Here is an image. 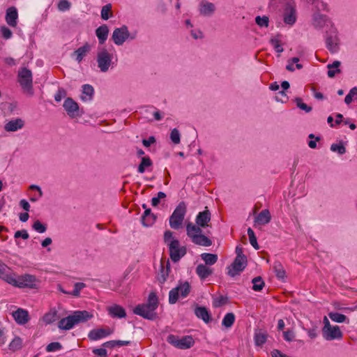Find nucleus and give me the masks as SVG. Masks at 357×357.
Listing matches in <instances>:
<instances>
[{"label":"nucleus","instance_id":"nucleus-1","mask_svg":"<svg viewBox=\"0 0 357 357\" xmlns=\"http://www.w3.org/2000/svg\"><path fill=\"white\" fill-rule=\"evenodd\" d=\"M158 306V299L155 292H151L146 303L137 305L133 313L149 320H154L157 317L155 310Z\"/></svg>","mask_w":357,"mask_h":357},{"label":"nucleus","instance_id":"nucleus-2","mask_svg":"<svg viewBox=\"0 0 357 357\" xmlns=\"http://www.w3.org/2000/svg\"><path fill=\"white\" fill-rule=\"evenodd\" d=\"M92 317L93 314L86 310H77L61 319L58 323V327L61 330H70L75 325L86 322Z\"/></svg>","mask_w":357,"mask_h":357},{"label":"nucleus","instance_id":"nucleus-3","mask_svg":"<svg viewBox=\"0 0 357 357\" xmlns=\"http://www.w3.org/2000/svg\"><path fill=\"white\" fill-rule=\"evenodd\" d=\"M186 232L188 236L195 245L208 247L212 245V241L207 236L202 234V227L189 222L186 225Z\"/></svg>","mask_w":357,"mask_h":357},{"label":"nucleus","instance_id":"nucleus-4","mask_svg":"<svg viewBox=\"0 0 357 357\" xmlns=\"http://www.w3.org/2000/svg\"><path fill=\"white\" fill-rule=\"evenodd\" d=\"M186 213V204L184 202H181L169 217V223L170 227L174 229H180L182 227Z\"/></svg>","mask_w":357,"mask_h":357},{"label":"nucleus","instance_id":"nucleus-5","mask_svg":"<svg viewBox=\"0 0 357 357\" xmlns=\"http://www.w3.org/2000/svg\"><path fill=\"white\" fill-rule=\"evenodd\" d=\"M324 324L322 328V335L325 340L331 341L333 340H340L343 337V333L338 326H332L330 324L327 317L323 319Z\"/></svg>","mask_w":357,"mask_h":357},{"label":"nucleus","instance_id":"nucleus-6","mask_svg":"<svg viewBox=\"0 0 357 357\" xmlns=\"http://www.w3.org/2000/svg\"><path fill=\"white\" fill-rule=\"evenodd\" d=\"M112 54L109 53L107 50L102 47L99 50L97 54V63L100 70L106 73L113 64Z\"/></svg>","mask_w":357,"mask_h":357},{"label":"nucleus","instance_id":"nucleus-7","mask_svg":"<svg viewBox=\"0 0 357 357\" xmlns=\"http://www.w3.org/2000/svg\"><path fill=\"white\" fill-rule=\"evenodd\" d=\"M167 341L170 344L180 349H190L195 344L193 338L188 335L178 338V336L171 334L167 336Z\"/></svg>","mask_w":357,"mask_h":357},{"label":"nucleus","instance_id":"nucleus-8","mask_svg":"<svg viewBox=\"0 0 357 357\" xmlns=\"http://www.w3.org/2000/svg\"><path fill=\"white\" fill-rule=\"evenodd\" d=\"M15 283L13 286L19 288L36 289L40 283V280L33 275L24 274L15 278Z\"/></svg>","mask_w":357,"mask_h":357},{"label":"nucleus","instance_id":"nucleus-9","mask_svg":"<svg viewBox=\"0 0 357 357\" xmlns=\"http://www.w3.org/2000/svg\"><path fill=\"white\" fill-rule=\"evenodd\" d=\"M18 82L24 90L31 91L33 88L32 72L26 68H21L18 71Z\"/></svg>","mask_w":357,"mask_h":357},{"label":"nucleus","instance_id":"nucleus-10","mask_svg":"<svg viewBox=\"0 0 357 357\" xmlns=\"http://www.w3.org/2000/svg\"><path fill=\"white\" fill-rule=\"evenodd\" d=\"M169 255L172 260L176 262L186 254L185 247H181L178 240H172L168 243Z\"/></svg>","mask_w":357,"mask_h":357},{"label":"nucleus","instance_id":"nucleus-11","mask_svg":"<svg viewBox=\"0 0 357 357\" xmlns=\"http://www.w3.org/2000/svg\"><path fill=\"white\" fill-rule=\"evenodd\" d=\"M247 264L246 257L236 256L234 262L229 268L228 274L231 277H234L238 275L242 271L244 270Z\"/></svg>","mask_w":357,"mask_h":357},{"label":"nucleus","instance_id":"nucleus-12","mask_svg":"<svg viewBox=\"0 0 357 357\" xmlns=\"http://www.w3.org/2000/svg\"><path fill=\"white\" fill-rule=\"evenodd\" d=\"M130 32L125 25L114 30L112 39L117 45H121L129 38Z\"/></svg>","mask_w":357,"mask_h":357},{"label":"nucleus","instance_id":"nucleus-13","mask_svg":"<svg viewBox=\"0 0 357 357\" xmlns=\"http://www.w3.org/2000/svg\"><path fill=\"white\" fill-rule=\"evenodd\" d=\"M0 278L10 284H15V274L7 265L0 261Z\"/></svg>","mask_w":357,"mask_h":357},{"label":"nucleus","instance_id":"nucleus-14","mask_svg":"<svg viewBox=\"0 0 357 357\" xmlns=\"http://www.w3.org/2000/svg\"><path fill=\"white\" fill-rule=\"evenodd\" d=\"M63 106L70 118H76L79 116L78 104L71 98H66Z\"/></svg>","mask_w":357,"mask_h":357},{"label":"nucleus","instance_id":"nucleus-15","mask_svg":"<svg viewBox=\"0 0 357 357\" xmlns=\"http://www.w3.org/2000/svg\"><path fill=\"white\" fill-rule=\"evenodd\" d=\"M170 273V263L167 260L165 261L163 259L160 260V269L158 274L157 279L160 284L166 282Z\"/></svg>","mask_w":357,"mask_h":357},{"label":"nucleus","instance_id":"nucleus-16","mask_svg":"<svg viewBox=\"0 0 357 357\" xmlns=\"http://www.w3.org/2000/svg\"><path fill=\"white\" fill-rule=\"evenodd\" d=\"M283 20L285 24L293 25L296 21V11L294 6L287 5L284 9Z\"/></svg>","mask_w":357,"mask_h":357},{"label":"nucleus","instance_id":"nucleus-17","mask_svg":"<svg viewBox=\"0 0 357 357\" xmlns=\"http://www.w3.org/2000/svg\"><path fill=\"white\" fill-rule=\"evenodd\" d=\"M18 13L15 7L11 6L6 10L5 20L6 23L12 26L15 27L17 24Z\"/></svg>","mask_w":357,"mask_h":357},{"label":"nucleus","instance_id":"nucleus-18","mask_svg":"<svg viewBox=\"0 0 357 357\" xmlns=\"http://www.w3.org/2000/svg\"><path fill=\"white\" fill-rule=\"evenodd\" d=\"M112 333V331L107 328H98L91 331L88 335L91 340H98L105 337Z\"/></svg>","mask_w":357,"mask_h":357},{"label":"nucleus","instance_id":"nucleus-19","mask_svg":"<svg viewBox=\"0 0 357 357\" xmlns=\"http://www.w3.org/2000/svg\"><path fill=\"white\" fill-rule=\"evenodd\" d=\"M215 10V6L213 3L203 0L199 3V11L200 15L211 16Z\"/></svg>","mask_w":357,"mask_h":357},{"label":"nucleus","instance_id":"nucleus-20","mask_svg":"<svg viewBox=\"0 0 357 357\" xmlns=\"http://www.w3.org/2000/svg\"><path fill=\"white\" fill-rule=\"evenodd\" d=\"M108 314L113 318H125L126 317V312L125 309L117 304H114L107 308Z\"/></svg>","mask_w":357,"mask_h":357},{"label":"nucleus","instance_id":"nucleus-21","mask_svg":"<svg viewBox=\"0 0 357 357\" xmlns=\"http://www.w3.org/2000/svg\"><path fill=\"white\" fill-rule=\"evenodd\" d=\"M271 220V215L268 209L262 210L255 218V225H265L270 222Z\"/></svg>","mask_w":357,"mask_h":357},{"label":"nucleus","instance_id":"nucleus-22","mask_svg":"<svg viewBox=\"0 0 357 357\" xmlns=\"http://www.w3.org/2000/svg\"><path fill=\"white\" fill-rule=\"evenodd\" d=\"M211 220V213L208 209L199 212L195 219L196 224L202 227H208Z\"/></svg>","mask_w":357,"mask_h":357},{"label":"nucleus","instance_id":"nucleus-23","mask_svg":"<svg viewBox=\"0 0 357 357\" xmlns=\"http://www.w3.org/2000/svg\"><path fill=\"white\" fill-rule=\"evenodd\" d=\"M13 316L16 322L19 324H25L29 321V314L25 310L19 308L13 312Z\"/></svg>","mask_w":357,"mask_h":357},{"label":"nucleus","instance_id":"nucleus-24","mask_svg":"<svg viewBox=\"0 0 357 357\" xmlns=\"http://www.w3.org/2000/svg\"><path fill=\"white\" fill-rule=\"evenodd\" d=\"M109 28L106 24H102L96 30V35L98 39L99 44L103 45L107 39Z\"/></svg>","mask_w":357,"mask_h":357},{"label":"nucleus","instance_id":"nucleus-25","mask_svg":"<svg viewBox=\"0 0 357 357\" xmlns=\"http://www.w3.org/2000/svg\"><path fill=\"white\" fill-rule=\"evenodd\" d=\"M195 314L205 323H208L211 320V316L206 307L198 306L195 309Z\"/></svg>","mask_w":357,"mask_h":357},{"label":"nucleus","instance_id":"nucleus-26","mask_svg":"<svg viewBox=\"0 0 357 357\" xmlns=\"http://www.w3.org/2000/svg\"><path fill=\"white\" fill-rule=\"evenodd\" d=\"M156 220V216L151 213L150 208H146L142 216V223L144 227L153 225Z\"/></svg>","mask_w":357,"mask_h":357},{"label":"nucleus","instance_id":"nucleus-27","mask_svg":"<svg viewBox=\"0 0 357 357\" xmlns=\"http://www.w3.org/2000/svg\"><path fill=\"white\" fill-rule=\"evenodd\" d=\"M326 43L328 50L332 53H335L339 50L338 38L336 36H328Z\"/></svg>","mask_w":357,"mask_h":357},{"label":"nucleus","instance_id":"nucleus-28","mask_svg":"<svg viewBox=\"0 0 357 357\" xmlns=\"http://www.w3.org/2000/svg\"><path fill=\"white\" fill-rule=\"evenodd\" d=\"M196 273L202 280H204L213 273V270L205 264H199L196 268Z\"/></svg>","mask_w":357,"mask_h":357},{"label":"nucleus","instance_id":"nucleus-29","mask_svg":"<svg viewBox=\"0 0 357 357\" xmlns=\"http://www.w3.org/2000/svg\"><path fill=\"white\" fill-rule=\"evenodd\" d=\"M24 126V122L22 119H17L8 121L5 125V130L8 132H14L20 128Z\"/></svg>","mask_w":357,"mask_h":357},{"label":"nucleus","instance_id":"nucleus-30","mask_svg":"<svg viewBox=\"0 0 357 357\" xmlns=\"http://www.w3.org/2000/svg\"><path fill=\"white\" fill-rule=\"evenodd\" d=\"M82 99L83 100H90L93 96L94 89L90 84H84L82 86Z\"/></svg>","mask_w":357,"mask_h":357},{"label":"nucleus","instance_id":"nucleus-31","mask_svg":"<svg viewBox=\"0 0 357 357\" xmlns=\"http://www.w3.org/2000/svg\"><path fill=\"white\" fill-rule=\"evenodd\" d=\"M90 45L89 44H85L82 47H80L77 50L74 52V54L76 55V60L78 62H80L83 58L85 56L86 54L89 52Z\"/></svg>","mask_w":357,"mask_h":357},{"label":"nucleus","instance_id":"nucleus-32","mask_svg":"<svg viewBox=\"0 0 357 357\" xmlns=\"http://www.w3.org/2000/svg\"><path fill=\"white\" fill-rule=\"evenodd\" d=\"M59 319L58 312L55 309H52L49 312L46 313L43 317V321L46 324H52Z\"/></svg>","mask_w":357,"mask_h":357},{"label":"nucleus","instance_id":"nucleus-33","mask_svg":"<svg viewBox=\"0 0 357 357\" xmlns=\"http://www.w3.org/2000/svg\"><path fill=\"white\" fill-rule=\"evenodd\" d=\"M202 259L204 261L205 265H213L218 261V256L215 254L203 253L201 255Z\"/></svg>","mask_w":357,"mask_h":357},{"label":"nucleus","instance_id":"nucleus-34","mask_svg":"<svg viewBox=\"0 0 357 357\" xmlns=\"http://www.w3.org/2000/svg\"><path fill=\"white\" fill-rule=\"evenodd\" d=\"M273 270L276 275V277L278 279H284L286 277L285 271L282 265V264L279 261H275L273 264Z\"/></svg>","mask_w":357,"mask_h":357},{"label":"nucleus","instance_id":"nucleus-35","mask_svg":"<svg viewBox=\"0 0 357 357\" xmlns=\"http://www.w3.org/2000/svg\"><path fill=\"white\" fill-rule=\"evenodd\" d=\"M101 18L104 20H107L110 17L113 16L112 10V4L107 3L102 6L101 9Z\"/></svg>","mask_w":357,"mask_h":357},{"label":"nucleus","instance_id":"nucleus-36","mask_svg":"<svg viewBox=\"0 0 357 357\" xmlns=\"http://www.w3.org/2000/svg\"><path fill=\"white\" fill-rule=\"evenodd\" d=\"M235 321V315L232 312H229L225 314L224 317L222 324L226 328H230Z\"/></svg>","mask_w":357,"mask_h":357},{"label":"nucleus","instance_id":"nucleus-37","mask_svg":"<svg viewBox=\"0 0 357 357\" xmlns=\"http://www.w3.org/2000/svg\"><path fill=\"white\" fill-rule=\"evenodd\" d=\"M182 297H186L190 291V285L188 282L181 283L176 287Z\"/></svg>","mask_w":357,"mask_h":357},{"label":"nucleus","instance_id":"nucleus-38","mask_svg":"<svg viewBox=\"0 0 357 357\" xmlns=\"http://www.w3.org/2000/svg\"><path fill=\"white\" fill-rule=\"evenodd\" d=\"M328 317L332 321L337 323H343L348 320V318L344 314L338 312H329Z\"/></svg>","mask_w":357,"mask_h":357},{"label":"nucleus","instance_id":"nucleus-39","mask_svg":"<svg viewBox=\"0 0 357 357\" xmlns=\"http://www.w3.org/2000/svg\"><path fill=\"white\" fill-rule=\"evenodd\" d=\"M252 289L256 291H261L265 285V283L261 276L255 277L252 279Z\"/></svg>","mask_w":357,"mask_h":357},{"label":"nucleus","instance_id":"nucleus-40","mask_svg":"<svg viewBox=\"0 0 357 357\" xmlns=\"http://www.w3.org/2000/svg\"><path fill=\"white\" fill-rule=\"evenodd\" d=\"M152 161L149 157H143L138 167V172L141 174L145 172V168L152 165Z\"/></svg>","mask_w":357,"mask_h":357},{"label":"nucleus","instance_id":"nucleus-41","mask_svg":"<svg viewBox=\"0 0 357 357\" xmlns=\"http://www.w3.org/2000/svg\"><path fill=\"white\" fill-rule=\"evenodd\" d=\"M280 36V35H278L275 37L271 38L270 40V43L273 46L275 50L278 53H281L284 51V49L282 48L280 43V40L279 39Z\"/></svg>","mask_w":357,"mask_h":357},{"label":"nucleus","instance_id":"nucleus-42","mask_svg":"<svg viewBox=\"0 0 357 357\" xmlns=\"http://www.w3.org/2000/svg\"><path fill=\"white\" fill-rule=\"evenodd\" d=\"M22 340L19 337H15L9 344V349L11 351H17L22 348Z\"/></svg>","mask_w":357,"mask_h":357},{"label":"nucleus","instance_id":"nucleus-43","mask_svg":"<svg viewBox=\"0 0 357 357\" xmlns=\"http://www.w3.org/2000/svg\"><path fill=\"white\" fill-rule=\"evenodd\" d=\"M248 235L249 236L250 244L253 246L255 249L259 250V246L257 243V238L255 236L254 231L250 227L248 229Z\"/></svg>","mask_w":357,"mask_h":357},{"label":"nucleus","instance_id":"nucleus-44","mask_svg":"<svg viewBox=\"0 0 357 357\" xmlns=\"http://www.w3.org/2000/svg\"><path fill=\"white\" fill-rule=\"evenodd\" d=\"M179 292L178 289L176 287L172 289L169 294V303L170 304H174L178 299Z\"/></svg>","mask_w":357,"mask_h":357},{"label":"nucleus","instance_id":"nucleus-45","mask_svg":"<svg viewBox=\"0 0 357 357\" xmlns=\"http://www.w3.org/2000/svg\"><path fill=\"white\" fill-rule=\"evenodd\" d=\"M32 228L38 231V233L43 234L47 230V226L44 224H43L40 220H36L33 225Z\"/></svg>","mask_w":357,"mask_h":357},{"label":"nucleus","instance_id":"nucleus-46","mask_svg":"<svg viewBox=\"0 0 357 357\" xmlns=\"http://www.w3.org/2000/svg\"><path fill=\"white\" fill-rule=\"evenodd\" d=\"M255 22L261 27H268L269 24V19L267 16H257L255 17Z\"/></svg>","mask_w":357,"mask_h":357},{"label":"nucleus","instance_id":"nucleus-47","mask_svg":"<svg viewBox=\"0 0 357 357\" xmlns=\"http://www.w3.org/2000/svg\"><path fill=\"white\" fill-rule=\"evenodd\" d=\"M267 339V335L263 333H256L255 335V344L257 346H261L264 344Z\"/></svg>","mask_w":357,"mask_h":357},{"label":"nucleus","instance_id":"nucleus-48","mask_svg":"<svg viewBox=\"0 0 357 357\" xmlns=\"http://www.w3.org/2000/svg\"><path fill=\"white\" fill-rule=\"evenodd\" d=\"M295 102L296 103V106L299 109L304 110L307 113L310 112L312 109V107L308 106L305 103L303 102L302 99L301 98H296L295 99Z\"/></svg>","mask_w":357,"mask_h":357},{"label":"nucleus","instance_id":"nucleus-49","mask_svg":"<svg viewBox=\"0 0 357 357\" xmlns=\"http://www.w3.org/2000/svg\"><path fill=\"white\" fill-rule=\"evenodd\" d=\"M86 287V284L84 282H76L74 284V289L72 292H70V294L77 297L79 296L80 291Z\"/></svg>","mask_w":357,"mask_h":357},{"label":"nucleus","instance_id":"nucleus-50","mask_svg":"<svg viewBox=\"0 0 357 357\" xmlns=\"http://www.w3.org/2000/svg\"><path fill=\"white\" fill-rule=\"evenodd\" d=\"M331 150L333 152H337L340 155L346 153V148L342 144H333L331 146Z\"/></svg>","mask_w":357,"mask_h":357},{"label":"nucleus","instance_id":"nucleus-51","mask_svg":"<svg viewBox=\"0 0 357 357\" xmlns=\"http://www.w3.org/2000/svg\"><path fill=\"white\" fill-rule=\"evenodd\" d=\"M325 16L323 15H317L314 17V22L313 24L315 27L321 28L322 27L324 22H325Z\"/></svg>","mask_w":357,"mask_h":357},{"label":"nucleus","instance_id":"nucleus-52","mask_svg":"<svg viewBox=\"0 0 357 357\" xmlns=\"http://www.w3.org/2000/svg\"><path fill=\"white\" fill-rule=\"evenodd\" d=\"M170 139L175 144L180 143V133L176 128H174L172 130L170 133Z\"/></svg>","mask_w":357,"mask_h":357},{"label":"nucleus","instance_id":"nucleus-53","mask_svg":"<svg viewBox=\"0 0 357 357\" xmlns=\"http://www.w3.org/2000/svg\"><path fill=\"white\" fill-rule=\"evenodd\" d=\"M62 347L61 344L58 342H51L50 343L47 347L46 350L47 352H52L57 350L61 349Z\"/></svg>","mask_w":357,"mask_h":357},{"label":"nucleus","instance_id":"nucleus-54","mask_svg":"<svg viewBox=\"0 0 357 357\" xmlns=\"http://www.w3.org/2000/svg\"><path fill=\"white\" fill-rule=\"evenodd\" d=\"M0 33L4 39H9L12 37V31L8 27L3 26L0 28Z\"/></svg>","mask_w":357,"mask_h":357},{"label":"nucleus","instance_id":"nucleus-55","mask_svg":"<svg viewBox=\"0 0 357 357\" xmlns=\"http://www.w3.org/2000/svg\"><path fill=\"white\" fill-rule=\"evenodd\" d=\"M70 8V3L68 0H60L58 3V8L61 11H66Z\"/></svg>","mask_w":357,"mask_h":357},{"label":"nucleus","instance_id":"nucleus-56","mask_svg":"<svg viewBox=\"0 0 357 357\" xmlns=\"http://www.w3.org/2000/svg\"><path fill=\"white\" fill-rule=\"evenodd\" d=\"M14 237L15 238H22L23 239L26 240V239L29 238V234H28L26 230L23 229V230H18V231H17L15 233Z\"/></svg>","mask_w":357,"mask_h":357},{"label":"nucleus","instance_id":"nucleus-57","mask_svg":"<svg viewBox=\"0 0 357 357\" xmlns=\"http://www.w3.org/2000/svg\"><path fill=\"white\" fill-rule=\"evenodd\" d=\"M227 297H225L223 296H220L218 298H217L216 299H215L214 303H213V305L215 307L222 306V305H225L227 303Z\"/></svg>","mask_w":357,"mask_h":357},{"label":"nucleus","instance_id":"nucleus-58","mask_svg":"<svg viewBox=\"0 0 357 357\" xmlns=\"http://www.w3.org/2000/svg\"><path fill=\"white\" fill-rule=\"evenodd\" d=\"M284 338L286 341L291 342L294 339V333L292 331H287L283 333Z\"/></svg>","mask_w":357,"mask_h":357},{"label":"nucleus","instance_id":"nucleus-59","mask_svg":"<svg viewBox=\"0 0 357 357\" xmlns=\"http://www.w3.org/2000/svg\"><path fill=\"white\" fill-rule=\"evenodd\" d=\"M66 96V91L65 90L60 89L58 90L54 96V99L56 102H60L61 99L65 97Z\"/></svg>","mask_w":357,"mask_h":357},{"label":"nucleus","instance_id":"nucleus-60","mask_svg":"<svg viewBox=\"0 0 357 357\" xmlns=\"http://www.w3.org/2000/svg\"><path fill=\"white\" fill-rule=\"evenodd\" d=\"M93 353L100 357H105L107 356V350L103 348L94 349Z\"/></svg>","mask_w":357,"mask_h":357},{"label":"nucleus","instance_id":"nucleus-61","mask_svg":"<svg viewBox=\"0 0 357 357\" xmlns=\"http://www.w3.org/2000/svg\"><path fill=\"white\" fill-rule=\"evenodd\" d=\"M173 238V232L169 231V230H167L165 232L164 234V241H165V243H170L171 241H172Z\"/></svg>","mask_w":357,"mask_h":357},{"label":"nucleus","instance_id":"nucleus-62","mask_svg":"<svg viewBox=\"0 0 357 357\" xmlns=\"http://www.w3.org/2000/svg\"><path fill=\"white\" fill-rule=\"evenodd\" d=\"M155 142V139L153 136H151L147 139H143L142 144L145 147H149L151 144Z\"/></svg>","mask_w":357,"mask_h":357},{"label":"nucleus","instance_id":"nucleus-63","mask_svg":"<svg viewBox=\"0 0 357 357\" xmlns=\"http://www.w3.org/2000/svg\"><path fill=\"white\" fill-rule=\"evenodd\" d=\"M3 61L9 66H14L17 64L16 61L12 57H6L3 59Z\"/></svg>","mask_w":357,"mask_h":357},{"label":"nucleus","instance_id":"nucleus-64","mask_svg":"<svg viewBox=\"0 0 357 357\" xmlns=\"http://www.w3.org/2000/svg\"><path fill=\"white\" fill-rule=\"evenodd\" d=\"M271 356L272 357H289L278 349L273 350L271 351Z\"/></svg>","mask_w":357,"mask_h":357}]
</instances>
